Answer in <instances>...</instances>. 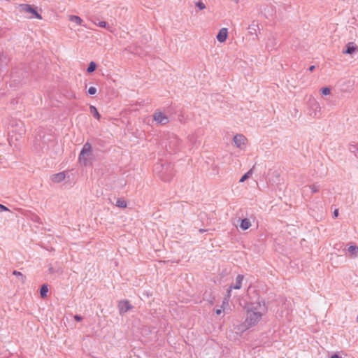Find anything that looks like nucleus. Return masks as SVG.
<instances>
[{
	"mask_svg": "<svg viewBox=\"0 0 358 358\" xmlns=\"http://www.w3.org/2000/svg\"><path fill=\"white\" fill-rule=\"evenodd\" d=\"M227 34H228L227 29V28H222L219 31V32H218V34L217 35V41L219 42H220V43L224 42L227 40Z\"/></svg>",
	"mask_w": 358,
	"mask_h": 358,
	"instance_id": "nucleus-9",
	"label": "nucleus"
},
{
	"mask_svg": "<svg viewBox=\"0 0 358 358\" xmlns=\"http://www.w3.org/2000/svg\"><path fill=\"white\" fill-rule=\"evenodd\" d=\"M262 318V313L252 310H248L247 313L245 327L246 329L255 326Z\"/></svg>",
	"mask_w": 358,
	"mask_h": 358,
	"instance_id": "nucleus-2",
	"label": "nucleus"
},
{
	"mask_svg": "<svg viewBox=\"0 0 358 358\" xmlns=\"http://www.w3.org/2000/svg\"><path fill=\"white\" fill-rule=\"evenodd\" d=\"M69 20L73 22H75L78 25H82V23H83V20L79 16H77V15H70Z\"/></svg>",
	"mask_w": 358,
	"mask_h": 358,
	"instance_id": "nucleus-18",
	"label": "nucleus"
},
{
	"mask_svg": "<svg viewBox=\"0 0 358 358\" xmlns=\"http://www.w3.org/2000/svg\"><path fill=\"white\" fill-rule=\"evenodd\" d=\"M17 8L20 12L31 13L34 17L40 20L42 19L41 15L38 14L36 9L29 4H20L18 5Z\"/></svg>",
	"mask_w": 358,
	"mask_h": 358,
	"instance_id": "nucleus-3",
	"label": "nucleus"
},
{
	"mask_svg": "<svg viewBox=\"0 0 358 358\" xmlns=\"http://www.w3.org/2000/svg\"><path fill=\"white\" fill-rule=\"evenodd\" d=\"M2 211H9V209L6 206H5L2 204H0V212H2Z\"/></svg>",
	"mask_w": 358,
	"mask_h": 358,
	"instance_id": "nucleus-28",
	"label": "nucleus"
},
{
	"mask_svg": "<svg viewBox=\"0 0 358 358\" xmlns=\"http://www.w3.org/2000/svg\"><path fill=\"white\" fill-rule=\"evenodd\" d=\"M90 112L92 114V115L94 116V117H95L96 119L97 120H99L100 117H101V115L99 113L96 108L94 106H90Z\"/></svg>",
	"mask_w": 358,
	"mask_h": 358,
	"instance_id": "nucleus-17",
	"label": "nucleus"
},
{
	"mask_svg": "<svg viewBox=\"0 0 358 358\" xmlns=\"http://www.w3.org/2000/svg\"><path fill=\"white\" fill-rule=\"evenodd\" d=\"M310 188L311 189V192L313 194L314 193H317L320 191V185L317 184V183H315V184H313L312 185L310 186Z\"/></svg>",
	"mask_w": 358,
	"mask_h": 358,
	"instance_id": "nucleus-23",
	"label": "nucleus"
},
{
	"mask_svg": "<svg viewBox=\"0 0 358 358\" xmlns=\"http://www.w3.org/2000/svg\"><path fill=\"white\" fill-rule=\"evenodd\" d=\"M88 93L90 95H94L96 93V87H90L89 89H88Z\"/></svg>",
	"mask_w": 358,
	"mask_h": 358,
	"instance_id": "nucleus-26",
	"label": "nucleus"
},
{
	"mask_svg": "<svg viewBox=\"0 0 358 358\" xmlns=\"http://www.w3.org/2000/svg\"><path fill=\"white\" fill-rule=\"evenodd\" d=\"M96 69V64L94 62H91L87 69L88 73L94 72Z\"/></svg>",
	"mask_w": 358,
	"mask_h": 358,
	"instance_id": "nucleus-22",
	"label": "nucleus"
},
{
	"mask_svg": "<svg viewBox=\"0 0 358 358\" xmlns=\"http://www.w3.org/2000/svg\"><path fill=\"white\" fill-rule=\"evenodd\" d=\"M115 206L119 207V208H124L127 207V202L123 199L120 198V199H118L116 201Z\"/></svg>",
	"mask_w": 358,
	"mask_h": 358,
	"instance_id": "nucleus-21",
	"label": "nucleus"
},
{
	"mask_svg": "<svg viewBox=\"0 0 358 358\" xmlns=\"http://www.w3.org/2000/svg\"><path fill=\"white\" fill-rule=\"evenodd\" d=\"M49 271H50V273H53V272H55V271H54V270H53V268H52V267H50V268H49Z\"/></svg>",
	"mask_w": 358,
	"mask_h": 358,
	"instance_id": "nucleus-38",
	"label": "nucleus"
},
{
	"mask_svg": "<svg viewBox=\"0 0 358 358\" xmlns=\"http://www.w3.org/2000/svg\"><path fill=\"white\" fill-rule=\"evenodd\" d=\"M215 313H216V314H217V315H220V314H221L222 310H221L220 309H217V310H215Z\"/></svg>",
	"mask_w": 358,
	"mask_h": 358,
	"instance_id": "nucleus-36",
	"label": "nucleus"
},
{
	"mask_svg": "<svg viewBox=\"0 0 358 358\" xmlns=\"http://www.w3.org/2000/svg\"><path fill=\"white\" fill-rule=\"evenodd\" d=\"M331 358H341V357H339L338 355H334L331 357Z\"/></svg>",
	"mask_w": 358,
	"mask_h": 358,
	"instance_id": "nucleus-37",
	"label": "nucleus"
},
{
	"mask_svg": "<svg viewBox=\"0 0 358 358\" xmlns=\"http://www.w3.org/2000/svg\"><path fill=\"white\" fill-rule=\"evenodd\" d=\"M65 173L64 172H59L58 173L54 174L51 176V180L54 182H60L65 179Z\"/></svg>",
	"mask_w": 358,
	"mask_h": 358,
	"instance_id": "nucleus-11",
	"label": "nucleus"
},
{
	"mask_svg": "<svg viewBox=\"0 0 358 358\" xmlns=\"http://www.w3.org/2000/svg\"><path fill=\"white\" fill-rule=\"evenodd\" d=\"M338 216V209H336L334 211V217L336 218Z\"/></svg>",
	"mask_w": 358,
	"mask_h": 358,
	"instance_id": "nucleus-33",
	"label": "nucleus"
},
{
	"mask_svg": "<svg viewBox=\"0 0 358 358\" xmlns=\"http://www.w3.org/2000/svg\"><path fill=\"white\" fill-rule=\"evenodd\" d=\"M251 227V222L248 218L241 220L240 228L243 230H247Z\"/></svg>",
	"mask_w": 358,
	"mask_h": 358,
	"instance_id": "nucleus-14",
	"label": "nucleus"
},
{
	"mask_svg": "<svg viewBox=\"0 0 358 358\" xmlns=\"http://www.w3.org/2000/svg\"><path fill=\"white\" fill-rule=\"evenodd\" d=\"M196 6L198 7L200 10H203L206 8L205 4L201 1H198L196 3Z\"/></svg>",
	"mask_w": 358,
	"mask_h": 358,
	"instance_id": "nucleus-27",
	"label": "nucleus"
},
{
	"mask_svg": "<svg viewBox=\"0 0 358 358\" xmlns=\"http://www.w3.org/2000/svg\"><path fill=\"white\" fill-rule=\"evenodd\" d=\"M348 251L351 257H357L358 256V246L352 245L348 247Z\"/></svg>",
	"mask_w": 358,
	"mask_h": 358,
	"instance_id": "nucleus-12",
	"label": "nucleus"
},
{
	"mask_svg": "<svg viewBox=\"0 0 358 358\" xmlns=\"http://www.w3.org/2000/svg\"><path fill=\"white\" fill-rule=\"evenodd\" d=\"M243 280V275H238L236 279V284L234 285H231V288L239 289L242 286V282Z\"/></svg>",
	"mask_w": 358,
	"mask_h": 358,
	"instance_id": "nucleus-13",
	"label": "nucleus"
},
{
	"mask_svg": "<svg viewBox=\"0 0 358 358\" xmlns=\"http://www.w3.org/2000/svg\"><path fill=\"white\" fill-rule=\"evenodd\" d=\"M48 292V287L47 285H43L40 289V294L42 298H45L47 296V293Z\"/></svg>",
	"mask_w": 358,
	"mask_h": 358,
	"instance_id": "nucleus-20",
	"label": "nucleus"
},
{
	"mask_svg": "<svg viewBox=\"0 0 358 358\" xmlns=\"http://www.w3.org/2000/svg\"><path fill=\"white\" fill-rule=\"evenodd\" d=\"M255 166H253L246 173H245L240 179L239 182H243L248 179L252 174Z\"/></svg>",
	"mask_w": 358,
	"mask_h": 358,
	"instance_id": "nucleus-16",
	"label": "nucleus"
},
{
	"mask_svg": "<svg viewBox=\"0 0 358 358\" xmlns=\"http://www.w3.org/2000/svg\"><path fill=\"white\" fill-rule=\"evenodd\" d=\"M132 308L133 306L128 300L120 301L118 303V309L120 315H124Z\"/></svg>",
	"mask_w": 358,
	"mask_h": 358,
	"instance_id": "nucleus-8",
	"label": "nucleus"
},
{
	"mask_svg": "<svg viewBox=\"0 0 358 358\" xmlns=\"http://www.w3.org/2000/svg\"><path fill=\"white\" fill-rule=\"evenodd\" d=\"M233 289V288H231V286H230V287H229V289L227 290V296L228 298H229V297L231 296V289Z\"/></svg>",
	"mask_w": 358,
	"mask_h": 358,
	"instance_id": "nucleus-32",
	"label": "nucleus"
},
{
	"mask_svg": "<svg viewBox=\"0 0 358 358\" xmlns=\"http://www.w3.org/2000/svg\"><path fill=\"white\" fill-rule=\"evenodd\" d=\"M315 69V66H313H313H310L309 67L308 70H309L310 71H313Z\"/></svg>",
	"mask_w": 358,
	"mask_h": 358,
	"instance_id": "nucleus-35",
	"label": "nucleus"
},
{
	"mask_svg": "<svg viewBox=\"0 0 358 358\" xmlns=\"http://www.w3.org/2000/svg\"><path fill=\"white\" fill-rule=\"evenodd\" d=\"M264 12V15L266 16V17L268 18L269 17L273 16V15L275 13V10L272 6H270V7H267L266 8H265Z\"/></svg>",
	"mask_w": 358,
	"mask_h": 358,
	"instance_id": "nucleus-19",
	"label": "nucleus"
},
{
	"mask_svg": "<svg viewBox=\"0 0 358 358\" xmlns=\"http://www.w3.org/2000/svg\"><path fill=\"white\" fill-rule=\"evenodd\" d=\"M356 50H358V47L355 45L354 43L349 42L346 45V49L345 50H343V53L346 55H352V53L355 52Z\"/></svg>",
	"mask_w": 358,
	"mask_h": 358,
	"instance_id": "nucleus-10",
	"label": "nucleus"
},
{
	"mask_svg": "<svg viewBox=\"0 0 358 358\" xmlns=\"http://www.w3.org/2000/svg\"><path fill=\"white\" fill-rule=\"evenodd\" d=\"M320 106L319 103L313 100L310 101L309 103V115L312 116L313 117H317V113L320 112Z\"/></svg>",
	"mask_w": 358,
	"mask_h": 358,
	"instance_id": "nucleus-5",
	"label": "nucleus"
},
{
	"mask_svg": "<svg viewBox=\"0 0 358 358\" xmlns=\"http://www.w3.org/2000/svg\"><path fill=\"white\" fill-rule=\"evenodd\" d=\"M321 92L324 95H329L331 92V90L329 87H323L322 88Z\"/></svg>",
	"mask_w": 358,
	"mask_h": 358,
	"instance_id": "nucleus-25",
	"label": "nucleus"
},
{
	"mask_svg": "<svg viewBox=\"0 0 358 358\" xmlns=\"http://www.w3.org/2000/svg\"><path fill=\"white\" fill-rule=\"evenodd\" d=\"M13 275H19V276H21L22 278H23V275L20 271H14Z\"/></svg>",
	"mask_w": 358,
	"mask_h": 358,
	"instance_id": "nucleus-31",
	"label": "nucleus"
},
{
	"mask_svg": "<svg viewBox=\"0 0 358 358\" xmlns=\"http://www.w3.org/2000/svg\"><path fill=\"white\" fill-rule=\"evenodd\" d=\"M269 41H272V43H273V46L274 45V43H273L274 39H272V40L269 39Z\"/></svg>",
	"mask_w": 358,
	"mask_h": 358,
	"instance_id": "nucleus-39",
	"label": "nucleus"
},
{
	"mask_svg": "<svg viewBox=\"0 0 358 358\" xmlns=\"http://www.w3.org/2000/svg\"><path fill=\"white\" fill-rule=\"evenodd\" d=\"M233 140L237 148H240L241 150L245 149L247 138L243 134L235 135Z\"/></svg>",
	"mask_w": 358,
	"mask_h": 358,
	"instance_id": "nucleus-7",
	"label": "nucleus"
},
{
	"mask_svg": "<svg viewBox=\"0 0 358 358\" xmlns=\"http://www.w3.org/2000/svg\"><path fill=\"white\" fill-rule=\"evenodd\" d=\"M355 150H356V145H350V150L351 152H355Z\"/></svg>",
	"mask_w": 358,
	"mask_h": 358,
	"instance_id": "nucleus-34",
	"label": "nucleus"
},
{
	"mask_svg": "<svg viewBox=\"0 0 358 358\" xmlns=\"http://www.w3.org/2000/svg\"><path fill=\"white\" fill-rule=\"evenodd\" d=\"M257 27H258V24L255 21H253L251 23V24H250L248 27L249 33L250 34H255L256 36H257Z\"/></svg>",
	"mask_w": 358,
	"mask_h": 358,
	"instance_id": "nucleus-15",
	"label": "nucleus"
},
{
	"mask_svg": "<svg viewBox=\"0 0 358 358\" xmlns=\"http://www.w3.org/2000/svg\"><path fill=\"white\" fill-rule=\"evenodd\" d=\"M173 174L171 173L170 176H162V180H164V181H169L171 180V177H172Z\"/></svg>",
	"mask_w": 358,
	"mask_h": 358,
	"instance_id": "nucleus-29",
	"label": "nucleus"
},
{
	"mask_svg": "<svg viewBox=\"0 0 358 358\" xmlns=\"http://www.w3.org/2000/svg\"><path fill=\"white\" fill-rule=\"evenodd\" d=\"M168 141L169 142L165 145L166 149L169 150L170 152L174 151L179 143L178 138L174 134H171L169 136Z\"/></svg>",
	"mask_w": 358,
	"mask_h": 358,
	"instance_id": "nucleus-6",
	"label": "nucleus"
},
{
	"mask_svg": "<svg viewBox=\"0 0 358 358\" xmlns=\"http://www.w3.org/2000/svg\"><path fill=\"white\" fill-rule=\"evenodd\" d=\"M153 120L157 122V124L162 125H165L169 122V117L161 111L155 112L153 114Z\"/></svg>",
	"mask_w": 358,
	"mask_h": 358,
	"instance_id": "nucleus-4",
	"label": "nucleus"
},
{
	"mask_svg": "<svg viewBox=\"0 0 358 358\" xmlns=\"http://www.w3.org/2000/svg\"><path fill=\"white\" fill-rule=\"evenodd\" d=\"M92 157V148L90 143L87 142L84 144L80 155H79V162L83 164L84 166H87L91 163V159Z\"/></svg>",
	"mask_w": 358,
	"mask_h": 358,
	"instance_id": "nucleus-1",
	"label": "nucleus"
},
{
	"mask_svg": "<svg viewBox=\"0 0 358 358\" xmlns=\"http://www.w3.org/2000/svg\"><path fill=\"white\" fill-rule=\"evenodd\" d=\"M357 321H358V315H357Z\"/></svg>",
	"mask_w": 358,
	"mask_h": 358,
	"instance_id": "nucleus-40",
	"label": "nucleus"
},
{
	"mask_svg": "<svg viewBox=\"0 0 358 358\" xmlns=\"http://www.w3.org/2000/svg\"><path fill=\"white\" fill-rule=\"evenodd\" d=\"M94 24H97L100 27L105 28V29H109V27H110L108 24L106 22H105V21H100L98 23L94 22Z\"/></svg>",
	"mask_w": 358,
	"mask_h": 358,
	"instance_id": "nucleus-24",
	"label": "nucleus"
},
{
	"mask_svg": "<svg viewBox=\"0 0 358 358\" xmlns=\"http://www.w3.org/2000/svg\"><path fill=\"white\" fill-rule=\"evenodd\" d=\"M74 319H75L77 322H80V321L83 320V317H82L80 315H76L74 316Z\"/></svg>",
	"mask_w": 358,
	"mask_h": 358,
	"instance_id": "nucleus-30",
	"label": "nucleus"
}]
</instances>
